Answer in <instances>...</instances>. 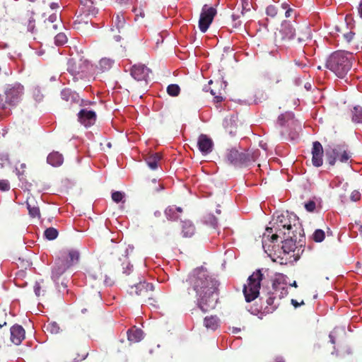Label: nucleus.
Masks as SVG:
<instances>
[{"instance_id":"obj_16","label":"nucleus","mask_w":362,"mask_h":362,"mask_svg":"<svg viewBox=\"0 0 362 362\" xmlns=\"http://www.w3.org/2000/svg\"><path fill=\"white\" fill-rule=\"evenodd\" d=\"M96 117L95 112L87 108L81 109L78 113V122L86 127L93 125L96 121Z\"/></svg>"},{"instance_id":"obj_29","label":"nucleus","mask_w":362,"mask_h":362,"mask_svg":"<svg viewBox=\"0 0 362 362\" xmlns=\"http://www.w3.org/2000/svg\"><path fill=\"white\" fill-rule=\"evenodd\" d=\"M161 157L159 153H156L148 156L145 160L148 166L152 169L156 170L158 168V163L160 161Z\"/></svg>"},{"instance_id":"obj_15","label":"nucleus","mask_w":362,"mask_h":362,"mask_svg":"<svg viewBox=\"0 0 362 362\" xmlns=\"http://www.w3.org/2000/svg\"><path fill=\"white\" fill-rule=\"evenodd\" d=\"M267 290L272 291V293L277 296L279 298H284L287 293L286 284L284 282V276L279 275L276 277L272 284V288H268Z\"/></svg>"},{"instance_id":"obj_50","label":"nucleus","mask_w":362,"mask_h":362,"mask_svg":"<svg viewBox=\"0 0 362 362\" xmlns=\"http://www.w3.org/2000/svg\"><path fill=\"white\" fill-rule=\"evenodd\" d=\"M350 198L354 202H357L361 198V193L358 191L354 190L351 192Z\"/></svg>"},{"instance_id":"obj_14","label":"nucleus","mask_w":362,"mask_h":362,"mask_svg":"<svg viewBox=\"0 0 362 362\" xmlns=\"http://www.w3.org/2000/svg\"><path fill=\"white\" fill-rule=\"evenodd\" d=\"M23 86L20 84L9 86L5 91V102L13 105L18 103L23 95Z\"/></svg>"},{"instance_id":"obj_33","label":"nucleus","mask_w":362,"mask_h":362,"mask_svg":"<svg viewBox=\"0 0 362 362\" xmlns=\"http://www.w3.org/2000/svg\"><path fill=\"white\" fill-rule=\"evenodd\" d=\"M58 230L53 227L47 228L44 233L45 238L49 240H53L56 239L58 236Z\"/></svg>"},{"instance_id":"obj_5","label":"nucleus","mask_w":362,"mask_h":362,"mask_svg":"<svg viewBox=\"0 0 362 362\" xmlns=\"http://www.w3.org/2000/svg\"><path fill=\"white\" fill-rule=\"evenodd\" d=\"M353 56L344 51L333 52L327 59L325 66L339 78L344 77L352 66Z\"/></svg>"},{"instance_id":"obj_44","label":"nucleus","mask_w":362,"mask_h":362,"mask_svg":"<svg viewBox=\"0 0 362 362\" xmlns=\"http://www.w3.org/2000/svg\"><path fill=\"white\" fill-rule=\"evenodd\" d=\"M266 13L267 16L274 18L277 15V8L274 5H269L267 7Z\"/></svg>"},{"instance_id":"obj_58","label":"nucleus","mask_w":362,"mask_h":362,"mask_svg":"<svg viewBox=\"0 0 362 362\" xmlns=\"http://www.w3.org/2000/svg\"><path fill=\"white\" fill-rule=\"evenodd\" d=\"M289 7H290V6H289L288 4H287L286 2H284V3H282V4H281V8H282L283 9L286 10V11Z\"/></svg>"},{"instance_id":"obj_27","label":"nucleus","mask_w":362,"mask_h":362,"mask_svg":"<svg viewBox=\"0 0 362 362\" xmlns=\"http://www.w3.org/2000/svg\"><path fill=\"white\" fill-rule=\"evenodd\" d=\"M47 161L52 166L58 167L63 163L64 158L61 153L57 151H53L48 155Z\"/></svg>"},{"instance_id":"obj_11","label":"nucleus","mask_w":362,"mask_h":362,"mask_svg":"<svg viewBox=\"0 0 362 362\" xmlns=\"http://www.w3.org/2000/svg\"><path fill=\"white\" fill-rule=\"evenodd\" d=\"M92 68L88 60L83 58H71L68 62V71L73 76L83 78Z\"/></svg>"},{"instance_id":"obj_26","label":"nucleus","mask_w":362,"mask_h":362,"mask_svg":"<svg viewBox=\"0 0 362 362\" xmlns=\"http://www.w3.org/2000/svg\"><path fill=\"white\" fill-rule=\"evenodd\" d=\"M127 334L128 341L131 343L139 342L144 338V332L135 327L129 329Z\"/></svg>"},{"instance_id":"obj_30","label":"nucleus","mask_w":362,"mask_h":362,"mask_svg":"<svg viewBox=\"0 0 362 362\" xmlns=\"http://www.w3.org/2000/svg\"><path fill=\"white\" fill-rule=\"evenodd\" d=\"M48 286L47 284L45 282L44 279H40L35 282L34 285V291L37 296H44L47 291Z\"/></svg>"},{"instance_id":"obj_39","label":"nucleus","mask_w":362,"mask_h":362,"mask_svg":"<svg viewBox=\"0 0 362 362\" xmlns=\"http://www.w3.org/2000/svg\"><path fill=\"white\" fill-rule=\"evenodd\" d=\"M67 37L65 33H59L55 36V44L57 45H63L67 42Z\"/></svg>"},{"instance_id":"obj_7","label":"nucleus","mask_w":362,"mask_h":362,"mask_svg":"<svg viewBox=\"0 0 362 362\" xmlns=\"http://www.w3.org/2000/svg\"><path fill=\"white\" fill-rule=\"evenodd\" d=\"M259 155L258 150L252 153L249 151L240 152L235 148L228 150L226 153L227 161L235 166L242 167L249 165L255 162Z\"/></svg>"},{"instance_id":"obj_61","label":"nucleus","mask_w":362,"mask_h":362,"mask_svg":"<svg viewBox=\"0 0 362 362\" xmlns=\"http://www.w3.org/2000/svg\"><path fill=\"white\" fill-rule=\"evenodd\" d=\"M154 215L156 216H157V217L160 216H161V212L159 211H156L154 212Z\"/></svg>"},{"instance_id":"obj_57","label":"nucleus","mask_w":362,"mask_h":362,"mask_svg":"<svg viewBox=\"0 0 362 362\" xmlns=\"http://www.w3.org/2000/svg\"><path fill=\"white\" fill-rule=\"evenodd\" d=\"M82 103H83L81 105V106H86L88 105H91V104H94L95 103L94 102H91V101H89V100L83 101Z\"/></svg>"},{"instance_id":"obj_49","label":"nucleus","mask_w":362,"mask_h":362,"mask_svg":"<svg viewBox=\"0 0 362 362\" xmlns=\"http://www.w3.org/2000/svg\"><path fill=\"white\" fill-rule=\"evenodd\" d=\"M187 231L185 230V229L183 230V233H184V236L185 237H187V236H191L193 233H194V226H192L191 224H189L187 228Z\"/></svg>"},{"instance_id":"obj_18","label":"nucleus","mask_w":362,"mask_h":362,"mask_svg":"<svg viewBox=\"0 0 362 362\" xmlns=\"http://www.w3.org/2000/svg\"><path fill=\"white\" fill-rule=\"evenodd\" d=\"M197 146L203 155H207L213 151L214 141L206 134H202L198 137Z\"/></svg>"},{"instance_id":"obj_37","label":"nucleus","mask_w":362,"mask_h":362,"mask_svg":"<svg viewBox=\"0 0 362 362\" xmlns=\"http://www.w3.org/2000/svg\"><path fill=\"white\" fill-rule=\"evenodd\" d=\"M46 329L51 334H58L60 331V327L58 323L56 322H52L48 323L46 326Z\"/></svg>"},{"instance_id":"obj_41","label":"nucleus","mask_w":362,"mask_h":362,"mask_svg":"<svg viewBox=\"0 0 362 362\" xmlns=\"http://www.w3.org/2000/svg\"><path fill=\"white\" fill-rule=\"evenodd\" d=\"M124 197V194L123 192L117 191L112 193V199L116 203L122 202Z\"/></svg>"},{"instance_id":"obj_34","label":"nucleus","mask_w":362,"mask_h":362,"mask_svg":"<svg viewBox=\"0 0 362 362\" xmlns=\"http://www.w3.org/2000/svg\"><path fill=\"white\" fill-rule=\"evenodd\" d=\"M167 93L172 97L178 96L180 93V88L177 84H170L167 87Z\"/></svg>"},{"instance_id":"obj_54","label":"nucleus","mask_w":362,"mask_h":362,"mask_svg":"<svg viewBox=\"0 0 362 362\" xmlns=\"http://www.w3.org/2000/svg\"><path fill=\"white\" fill-rule=\"evenodd\" d=\"M291 304L295 307V308H298L300 305H303L304 304V301L302 300L300 303H298V301L295 299H291Z\"/></svg>"},{"instance_id":"obj_17","label":"nucleus","mask_w":362,"mask_h":362,"mask_svg":"<svg viewBox=\"0 0 362 362\" xmlns=\"http://www.w3.org/2000/svg\"><path fill=\"white\" fill-rule=\"evenodd\" d=\"M151 70L144 64L134 65L131 69V75L138 81H144L147 84Z\"/></svg>"},{"instance_id":"obj_13","label":"nucleus","mask_w":362,"mask_h":362,"mask_svg":"<svg viewBox=\"0 0 362 362\" xmlns=\"http://www.w3.org/2000/svg\"><path fill=\"white\" fill-rule=\"evenodd\" d=\"M216 14V8L208 6L206 4L204 5L199 21V28L202 33H205L208 30Z\"/></svg>"},{"instance_id":"obj_9","label":"nucleus","mask_w":362,"mask_h":362,"mask_svg":"<svg viewBox=\"0 0 362 362\" xmlns=\"http://www.w3.org/2000/svg\"><path fill=\"white\" fill-rule=\"evenodd\" d=\"M326 159L329 165L333 166L338 160L341 163H346L351 157L348 146L345 144L336 145L334 148H329L325 151Z\"/></svg>"},{"instance_id":"obj_24","label":"nucleus","mask_w":362,"mask_h":362,"mask_svg":"<svg viewBox=\"0 0 362 362\" xmlns=\"http://www.w3.org/2000/svg\"><path fill=\"white\" fill-rule=\"evenodd\" d=\"M27 209L28 214L32 218H40V208L35 202L33 197H28L26 200Z\"/></svg>"},{"instance_id":"obj_1","label":"nucleus","mask_w":362,"mask_h":362,"mask_svg":"<svg viewBox=\"0 0 362 362\" xmlns=\"http://www.w3.org/2000/svg\"><path fill=\"white\" fill-rule=\"evenodd\" d=\"M218 281L206 269L197 268L182 283L181 298L189 301L197 298L198 306L204 313L214 309L218 301Z\"/></svg>"},{"instance_id":"obj_40","label":"nucleus","mask_w":362,"mask_h":362,"mask_svg":"<svg viewBox=\"0 0 362 362\" xmlns=\"http://www.w3.org/2000/svg\"><path fill=\"white\" fill-rule=\"evenodd\" d=\"M204 221L206 224H209L214 228L216 227L218 224L217 218L211 214L205 217Z\"/></svg>"},{"instance_id":"obj_3","label":"nucleus","mask_w":362,"mask_h":362,"mask_svg":"<svg viewBox=\"0 0 362 362\" xmlns=\"http://www.w3.org/2000/svg\"><path fill=\"white\" fill-rule=\"evenodd\" d=\"M19 29L26 30L34 35H54L58 30L59 25H62V21L58 18L57 13H53L48 18L43 21L38 26L35 27V21L33 13L27 11L21 14L17 18Z\"/></svg>"},{"instance_id":"obj_43","label":"nucleus","mask_w":362,"mask_h":362,"mask_svg":"<svg viewBox=\"0 0 362 362\" xmlns=\"http://www.w3.org/2000/svg\"><path fill=\"white\" fill-rule=\"evenodd\" d=\"M25 168H26L25 163H21L20 167L16 166V174L18 176V178L20 180H22V178H23L22 177L25 174Z\"/></svg>"},{"instance_id":"obj_51","label":"nucleus","mask_w":362,"mask_h":362,"mask_svg":"<svg viewBox=\"0 0 362 362\" xmlns=\"http://www.w3.org/2000/svg\"><path fill=\"white\" fill-rule=\"evenodd\" d=\"M354 33L353 32H349L346 34H344V37L347 40V42H351L354 36Z\"/></svg>"},{"instance_id":"obj_25","label":"nucleus","mask_w":362,"mask_h":362,"mask_svg":"<svg viewBox=\"0 0 362 362\" xmlns=\"http://www.w3.org/2000/svg\"><path fill=\"white\" fill-rule=\"evenodd\" d=\"M267 306L264 310L267 313H273L278 307V303L275 302L277 296L272 293V291L269 290L266 294Z\"/></svg>"},{"instance_id":"obj_21","label":"nucleus","mask_w":362,"mask_h":362,"mask_svg":"<svg viewBox=\"0 0 362 362\" xmlns=\"http://www.w3.org/2000/svg\"><path fill=\"white\" fill-rule=\"evenodd\" d=\"M69 268L60 256L55 260L54 265L52 270V279L57 281L59 277Z\"/></svg>"},{"instance_id":"obj_22","label":"nucleus","mask_w":362,"mask_h":362,"mask_svg":"<svg viewBox=\"0 0 362 362\" xmlns=\"http://www.w3.org/2000/svg\"><path fill=\"white\" fill-rule=\"evenodd\" d=\"M296 43L303 44L311 40V30L307 25H300L296 28Z\"/></svg>"},{"instance_id":"obj_36","label":"nucleus","mask_w":362,"mask_h":362,"mask_svg":"<svg viewBox=\"0 0 362 362\" xmlns=\"http://www.w3.org/2000/svg\"><path fill=\"white\" fill-rule=\"evenodd\" d=\"M113 23L118 30L124 28L125 24L124 16L122 14H117L113 19Z\"/></svg>"},{"instance_id":"obj_47","label":"nucleus","mask_w":362,"mask_h":362,"mask_svg":"<svg viewBox=\"0 0 362 362\" xmlns=\"http://www.w3.org/2000/svg\"><path fill=\"white\" fill-rule=\"evenodd\" d=\"M133 266L129 262V261H126L123 262V269L124 273L127 274H129L131 271L132 270Z\"/></svg>"},{"instance_id":"obj_46","label":"nucleus","mask_w":362,"mask_h":362,"mask_svg":"<svg viewBox=\"0 0 362 362\" xmlns=\"http://www.w3.org/2000/svg\"><path fill=\"white\" fill-rule=\"evenodd\" d=\"M316 204L314 201H309L305 204V208L308 212H313L315 209Z\"/></svg>"},{"instance_id":"obj_64","label":"nucleus","mask_w":362,"mask_h":362,"mask_svg":"<svg viewBox=\"0 0 362 362\" xmlns=\"http://www.w3.org/2000/svg\"><path fill=\"white\" fill-rule=\"evenodd\" d=\"M359 231H360L361 235L362 236V222H361V224L360 225Z\"/></svg>"},{"instance_id":"obj_63","label":"nucleus","mask_w":362,"mask_h":362,"mask_svg":"<svg viewBox=\"0 0 362 362\" xmlns=\"http://www.w3.org/2000/svg\"><path fill=\"white\" fill-rule=\"evenodd\" d=\"M291 286H293L295 288L298 287L296 281H293L292 284H290Z\"/></svg>"},{"instance_id":"obj_35","label":"nucleus","mask_w":362,"mask_h":362,"mask_svg":"<svg viewBox=\"0 0 362 362\" xmlns=\"http://www.w3.org/2000/svg\"><path fill=\"white\" fill-rule=\"evenodd\" d=\"M352 120L355 122L362 123V107L359 106L354 107Z\"/></svg>"},{"instance_id":"obj_12","label":"nucleus","mask_w":362,"mask_h":362,"mask_svg":"<svg viewBox=\"0 0 362 362\" xmlns=\"http://www.w3.org/2000/svg\"><path fill=\"white\" fill-rule=\"evenodd\" d=\"M296 34V28L287 21L282 22L280 29L275 33V41L278 43L293 40Z\"/></svg>"},{"instance_id":"obj_38","label":"nucleus","mask_w":362,"mask_h":362,"mask_svg":"<svg viewBox=\"0 0 362 362\" xmlns=\"http://www.w3.org/2000/svg\"><path fill=\"white\" fill-rule=\"evenodd\" d=\"M325 237V232L321 229H317L313 234V239L316 243H321Z\"/></svg>"},{"instance_id":"obj_6","label":"nucleus","mask_w":362,"mask_h":362,"mask_svg":"<svg viewBox=\"0 0 362 362\" xmlns=\"http://www.w3.org/2000/svg\"><path fill=\"white\" fill-rule=\"evenodd\" d=\"M300 232V236L297 233H291L289 235H285V238H280L282 240L281 248L284 253L289 254L293 252V257L296 259L300 257V255L303 252L304 236Z\"/></svg>"},{"instance_id":"obj_32","label":"nucleus","mask_w":362,"mask_h":362,"mask_svg":"<svg viewBox=\"0 0 362 362\" xmlns=\"http://www.w3.org/2000/svg\"><path fill=\"white\" fill-rule=\"evenodd\" d=\"M114 64V61L109 58H103L99 62V69L102 71L110 70Z\"/></svg>"},{"instance_id":"obj_53","label":"nucleus","mask_w":362,"mask_h":362,"mask_svg":"<svg viewBox=\"0 0 362 362\" xmlns=\"http://www.w3.org/2000/svg\"><path fill=\"white\" fill-rule=\"evenodd\" d=\"M295 11L294 9H293L292 8L289 7L285 12V16L286 18H288L290 16H291L292 13H294Z\"/></svg>"},{"instance_id":"obj_45","label":"nucleus","mask_w":362,"mask_h":362,"mask_svg":"<svg viewBox=\"0 0 362 362\" xmlns=\"http://www.w3.org/2000/svg\"><path fill=\"white\" fill-rule=\"evenodd\" d=\"M10 189V183L7 180H0V190L8 191Z\"/></svg>"},{"instance_id":"obj_2","label":"nucleus","mask_w":362,"mask_h":362,"mask_svg":"<svg viewBox=\"0 0 362 362\" xmlns=\"http://www.w3.org/2000/svg\"><path fill=\"white\" fill-rule=\"evenodd\" d=\"M218 281L206 269L197 268L182 283L181 298L189 301L197 298L198 306L204 313L214 309L218 301Z\"/></svg>"},{"instance_id":"obj_4","label":"nucleus","mask_w":362,"mask_h":362,"mask_svg":"<svg viewBox=\"0 0 362 362\" xmlns=\"http://www.w3.org/2000/svg\"><path fill=\"white\" fill-rule=\"evenodd\" d=\"M269 224L271 227H267L266 230L269 233L274 232L271 236L272 242L276 241L279 238H285V235L291 233H297L298 230L300 236V232H303L300 226L291 223V216L288 214L274 215Z\"/></svg>"},{"instance_id":"obj_20","label":"nucleus","mask_w":362,"mask_h":362,"mask_svg":"<svg viewBox=\"0 0 362 362\" xmlns=\"http://www.w3.org/2000/svg\"><path fill=\"white\" fill-rule=\"evenodd\" d=\"M60 257L63 259L66 264L70 267L72 265L78 263L80 254L78 250L74 249L64 250L60 252Z\"/></svg>"},{"instance_id":"obj_10","label":"nucleus","mask_w":362,"mask_h":362,"mask_svg":"<svg viewBox=\"0 0 362 362\" xmlns=\"http://www.w3.org/2000/svg\"><path fill=\"white\" fill-rule=\"evenodd\" d=\"M130 293L141 297L150 305H155L154 303L157 302L154 294V286L151 283L140 281L131 287Z\"/></svg>"},{"instance_id":"obj_23","label":"nucleus","mask_w":362,"mask_h":362,"mask_svg":"<svg viewBox=\"0 0 362 362\" xmlns=\"http://www.w3.org/2000/svg\"><path fill=\"white\" fill-rule=\"evenodd\" d=\"M25 338V330L21 325H13L11 328V340L16 345L21 343Z\"/></svg>"},{"instance_id":"obj_62","label":"nucleus","mask_w":362,"mask_h":362,"mask_svg":"<svg viewBox=\"0 0 362 362\" xmlns=\"http://www.w3.org/2000/svg\"><path fill=\"white\" fill-rule=\"evenodd\" d=\"M86 356H87V354H86L83 355L80 359L77 360V361H75V362H78V361H82V360L85 359V358H86Z\"/></svg>"},{"instance_id":"obj_8","label":"nucleus","mask_w":362,"mask_h":362,"mask_svg":"<svg viewBox=\"0 0 362 362\" xmlns=\"http://www.w3.org/2000/svg\"><path fill=\"white\" fill-rule=\"evenodd\" d=\"M262 279L263 274L260 269H257L248 277L247 284L244 285L243 289L247 302H251L258 297Z\"/></svg>"},{"instance_id":"obj_52","label":"nucleus","mask_w":362,"mask_h":362,"mask_svg":"<svg viewBox=\"0 0 362 362\" xmlns=\"http://www.w3.org/2000/svg\"><path fill=\"white\" fill-rule=\"evenodd\" d=\"M250 11L249 4L247 0H243V11ZM243 13V11H242Z\"/></svg>"},{"instance_id":"obj_59","label":"nucleus","mask_w":362,"mask_h":362,"mask_svg":"<svg viewBox=\"0 0 362 362\" xmlns=\"http://www.w3.org/2000/svg\"><path fill=\"white\" fill-rule=\"evenodd\" d=\"M50 7L52 9H55L59 8V4L57 3H52L50 4Z\"/></svg>"},{"instance_id":"obj_55","label":"nucleus","mask_w":362,"mask_h":362,"mask_svg":"<svg viewBox=\"0 0 362 362\" xmlns=\"http://www.w3.org/2000/svg\"><path fill=\"white\" fill-rule=\"evenodd\" d=\"M6 105V102L4 100V96L0 95V108H4Z\"/></svg>"},{"instance_id":"obj_60","label":"nucleus","mask_w":362,"mask_h":362,"mask_svg":"<svg viewBox=\"0 0 362 362\" xmlns=\"http://www.w3.org/2000/svg\"><path fill=\"white\" fill-rule=\"evenodd\" d=\"M105 283L108 286H111L112 284V281L110 279H106L105 280Z\"/></svg>"},{"instance_id":"obj_19","label":"nucleus","mask_w":362,"mask_h":362,"mask_svg":"<svg viewBox=\"0 0 362 362\" xmlns=\"http://www.w3.org/2000/svg\"><path fill=\"white\" fill-rule=\"evenodd\" d=\"M312 163L315 167H320L323 164L324 151L319 141H314L312 148Z\"/></svg>"},{"instance_id":"obj_56","label":"nucleus","mask_w":362,"mask_h":362,"mask_svg":"<svg viewBox=\"0 0 362 362\" xmlns=\"http://www.w3.org/2000/svg\"><path fill=\"white\" fill-rule=\"evenodd\" d=\"M358 14H359L360 17L362 18V0H361V1H360V4H359L358 8Z\"/></svg>"},{"instance_id":"obj_42","label":"nucleus","mask_w":362,"mask_h":362,"mask_svg":"<svg viewBox=\"0 0 362 362\" xmlns=\"http://www.w3.org/2000/svg\"><path fill=\"white\" fill-rule=\"evenodd\" d=\"M291 117L292 115L290 113H287L286 115L281 114V115L279 116L277 122L278 124H279V125L284 126L285 124V122L288 121Z\"/></svg>"},{"instance_id":"obj_31","label":"nucleus","mask_w":362,"mask_h":362,"mask_svg":"<svg viewBox=\"0 0 362 362\" xmlns=\"http://www.w3.org/2000/svg\"><path fill=\"white\" fill-rule=\"evenodd\" d=\"M204 325L207 329L215 330L218 326V320L216 316L206 317Z\"/></svg>"},{"instance_id":"obj_28","label":"nucleus","mask_w":362,"mask_h":362,"mask_svg":"<svg viewBox=\"0 0 362 362\" xmlns=\"http://www.w3.org/2000/svg\"><path fill=\"white\" fill-rule=\"evenodd\" d=\"M182 209L175 206H170L165 210L166 218L170 221H176L179 218L178 213L181 214Z\"/></svg>"},{"instance_id":"obj_48","label":"nucleus","mask_w":362,"mask_h":362,"mask_svg":"<svg viewBox=\"0 0 362 362\" xmlns=\"http://www.w3.org/2000/svg\"><path fill=\"white\" fill-rule=\"evenodd\" d=\"M210 93L212 95H214L216 103H220L223 100V97L220 93H217L214 89H211Z\"/></svg>"}]
</instances>
